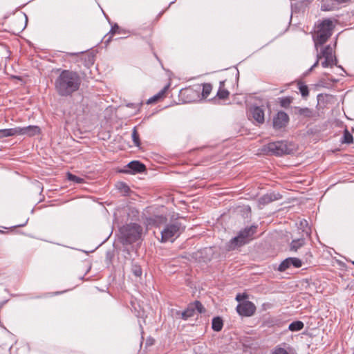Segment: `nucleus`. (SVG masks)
Instances as JSON below:
<instances>
[{
    "mask_svg": "<svg viewBox=\"0 0 354 354\" xmlns=\"http://www.w3.org/2000/svg\"><path fill=\"white\" fill-rule=\"evenodd\" d=\"M82 79L77 72L64 69L55 80V91L59 97H71L80 89Z\"/></svg>",
    "mask_w": 354,
    "mask_h": 354,
    "instance_id": "f257e3e1",
    "label": "nucleus"
},
{
    "mask_svg": "<svg viewBox=\"0 0 354 354\" xmlns=\"http://www.w3.org/2000/svg\"><path fill=\"white\" fill-rule=\"evenodd\" d=\"M315 28L313 39L317 51L318 47L323 46L332 36L335 25L330 19L327 18L318 21Z\"/></svg>",
    "mask_w": 354,
    "mask_h": 354,
    "instance_id": "f03ea898",
    "label": "nucleus"
},
{
    "mask_svg": "<svg viewBox=\"0 0 354 354\" xmlns=\"http://www.w3.org/2000/svg\"><path fill=\"white\" fill-rule=\"evenodd\" d=\"M119 241L122 245H131L138 241L142 234V227L138 223H129L122 225L119 230Z\"/></svg>",
    "mask_w": 354,
    "mask_h": 354,
    "instance_id": "7ed1b4c3",
    "label": "nucleus"
},
{
    "mask_svg": "<svg viewBox=\"0 0 354 354\" xmlns=\"http://www.w3.org/2000/svg\"><path fill=\"white\" fill-rule=\"evenodd\" d=\"M257 225H252L241 230L236 236L232 238L226 244V249L231 251L248 243L253 239V235L257 232Z\"/></svg>",
    "mask_w": 354,
    "mask_h": 354,
    "instance_id": "20e7f679",
    "label": "nucleus"
},
{
    "mask_svg": "<svg viewBox=\"0 0 354 354\" xmlns=\"http://www.w3.org/2000/svg\"><path fill=\"white\" fill-rule=\"evenodd\" d=\"M294 151V145L286 140L271 142L262 147L261 151L267 156H281Z\"/></svg>",
    "mask_w": 354,
    "mask_h": 354,
    "instance_id": "39448f33",
    "label": "nucleus"
},
{
    "mask_svg": "<svg viewBox=\"0 0 354 354\" xmlns=\"http://www.w3.org/2000/svg\"><path fill=\"white\" fill-rule=\"evenodd\" d=\"M185 226H183L181 223L175 221L171 224H168L165 226L164 230L161 232V241L167 242L174 236H179V235L184 232Z\"/></svg>",
    "mask_w": 354,
    "mask_h": 354,
    "instance_id": "423d86ee",
    "label": "nucleus"
},
{
    "mask_svg": "<svg viewBox=\"0 0 354 354\" xmlns=\"http://www.w3.org/2000/svg\"><path fill=\"white\" fill-rule=\"evenodd\" d=\"M205 312L206 309L202 303L200 301L196 300L195 301L189 304L184 311H177L176 315L177 317H179L184 320H187L188 318L194 316L196 313L203 314Z\"/></svg>",
    "mask_w": 354,
    "mask_h": 354,
    "instance_id": "0eeeda50",
    "label": "nucleus"
},
{
    "mask_svg": "<svg viewBox=\"0 0 354 354\" xmlns=\"http://www.w3.org/2000/svg\"><path fill=\"white\" fill-rule=\"evenodd\" d=\"M179 97L183 103H192L199 100L200 91L189 86L180 91Z\"/></svg>",
    "mask_w": 354,
    "mask_h": 354,
    "instance_id": "6e6552de",
    "label": "nucleus"
},
{
    "mask_svg": "<svg viewBox=\"0 0 354 354\" xmlns=\"http://www.w3.org/2000/svg\"><path fill=\"white\" fill-rule=\"evenodd\" d=\"M249 120H253V122L257 124H262L265 122V114L263 106H251L248 111Z\"/></svg>",
    "mask_w": 354,
    "mask_h": 354,
    "instance_id": "1a4fd4ad",
    "label": "nucleus"
},
{
    "mask_svg": "<svg viewBox=\"0 0 354 354\" xmlns=\"http://www.w3.org/2000/svg\"><path fill=\"white\" fill-rule=\"evenodd\" d=\"M236 311L241 316L250 317L255 313L256 306L250 301H245L236 306Z\"/></svg>",
    "mask_w": 354,
    "mask_h": 354,
    "instance_id": "9d476101",
    "label": "nucleus"
},
{
    "mask_svg": "<svg viewBox=\"0 0 354 354\" xmlns=\"http://www.w3.org/2000/svg\"><path fill=\"white\" fill-rule=\"evenodd\" d=\"M288 122V115L286 112L280 111L273 117L272 126L275 130H279L285 128Z\"/></svg>",
    "mask_w": 354,
    "mask_h": 354,
    "instance_id": "9b49d317",
    "label": "nucleus"
},
{
    "mask_svg": "<svg viewBox=\"0 0 354 354\" xmlns=\"http://www.w3.org/2000/svg\"><path fill=\"white\" fill-rule=\"evenodd\" d=\"M303 262L301 259L296 257H288L282 261L279 264L278 270L279 272H284L291 266L299 268L302 266Z\"/></svg>",
    "mask_w": 354,
    "mask_h": 354,
    "instance_id": "f8f14e48",
    "label": "nucleus"
},
{
    "mask_svg": "<svg viewBox=\"0 0 354 354\" xmlns=\"http://www.w3.org/2000/svg\"><path fill=\"white\" fill-rule=\"evenodd\" d=\"M264 327L272 328L273 330L282 329L287 325V322L283 321L280 319L270 317L263 321V324Z\"/></svg>",
    "mask_w": 354,
    "mask_h": 354,
    "instance_id": "ddd939ff",
    "label": "nucleus"
},
{
    "mask_svg": "<svg viewBox=\"0 0 354 354\" xmlns=\"http://www.w3.org/2000/svg\"><path fill=\"white\" fill-rule=\"evenodd\" d=\"M127 31L124 29L120 28L117 24H115L113 26H112L108 34L104 36V44L107 45L111 41L113 36L116 34L125 35Z\"/></svg>",
    "mask_w": 354,
    "mask_h": 354,
    "instance_id": "4468645a",
    "label": "nucleus"
},
{
    "mask_svg": "<svg viewBox=\"0 0 354 354\" xmlns=\"http://www.w3.org/2000/svg\"><path fill=\"white\" fill-rule=\"evenodd\" d=\"M127 167L129 169L125 172H129L132 174L142 173L146 170V166L143 163L138 160H133L130 162Z\"/></svg>",
    "mask_w": 354,
    "mask_h": 354,
    "instance_id": "2eb2a0df",
    "label": "nucleus"
},
{
    "mask_svg": "<svg viewBox=\"0 0 354 354\" xmlns=\"http://www.w3.org/2000/svg\"><path fill=\"white\" fill-rule=\"evenodd\" d=\"M282 196L279 193H268L262 196L259 199V203L261 205H266L271 202L281 199Z\"/></svg>",
    "mask_w": 354,
    "mask_h": 354,
    "instance_id": "dca6fc26",
    "label": "nucleus"
},
{
    "mask_svg": "<svg viewBox=\"0 0 354 354\" xmlns=\"http://www.w3.org/2000/svg\"><path fill=\"white\" fill-rule=\"evenodd\" d=\"M19 128V135H27L28 136H34L40 133V129L38 126L30 125L24 127Z\"/></svg>",
    "mask_w": 354,
    "mask_h": 354,
    "instance_id": "f3484780",
    "label": "nucleus"
},
{
    "mask_svg": "<svg viewBox=\"0 0 354 354\" xmlns=\"http://www.w3.org/2000/svg\"><path fill=\"white\" fill-rule=\"evenodd\" d=\"M169 87H170V83H168L157 94H156L153 97H150L147 100V104H150L156 103V102H159L160 100H162L166 96V93L168 91Z\"/></svg>",
    "mask_w": 354,
    "mask_h": 354,
    "instance_id": "a211bd4d",
    "label": "nucleus"
},
{
    "mask_svg": "<svg viewBox=\"0 0 354 354\" xmlns=\"http://www.w3.org/2000/svg\"><path fill=\"white\" fill-rule=\"evenodd\" d=\"M142 33L145 34V35L142 36L145 39H148L151 37L153 33V26L151 23L148 24L147 26H142L138 28L136 34L141 35Z\"/></svg>",
    "mask_w": 354,
    "mask_h": 354,
    "instance_id": "6ab92c4d",
    "label": "nucleus"
},
{
    "mask_svg": "<svg viewBox=\"0 0 354 354\" xmlns=\"http://www.w3.org/2000/svg\"><path fill=\"white\" fill-rule=\"evenodd\" d=\"M167 221V217L162 215H156L148 219L149 224L156 227H160L161 225L166 223Z\"/></svg>",
    "mask_w": 354,
    "mask_h": 354,
    "instance_id": "aec40b11",
    "label": "nucleus"
},
{
    "mask_svg": "<svg viewBox=\"0 0 354 354\" xmlns=\"http://www.w3.org/2000/svg\"><path fill=\"white\" fill-rule=\"evenodd\" d=\"M338 3L333 0H322L321 10L324 11H330L335 9Z\"/></svg>",
    "mask_w": 354,
    "mask_h": 354,
    "instance_id": "412c9836",
    "label": "nucleus"
},
{
    "mask_svg": "<svg viewBox=\"0 0 354 354\" xmlns=\"http://www.w3.org/2000/svg\"><path fill=\"white\" fill-rule=\"evenodd\" d=\"M294 110H295V114L304 116L305 118H310L313 116V110L308 107L300 108L298 106H295V107H294Z\"/></svg>",
    "mask_w": 354,
    "mask_h": 354,
    "instance_id": "4be33fe9",
    "label": "nucleus"
},
{
    "mask_svg": "<svg viewBox=\"0 0 354 354\" xmlns=\"http://www.w3.org/2000/svg\"><path fill=\"white\" fill-rule=\"evenodd\" d=\"M306 243L304 238H299L293 239L290 243V250L297 252L299 249L303 247Z\"/></svg>",
    "mask_w": 354,
    "mask_h": 354,
    "instance_id": "5701e85b",
    "label": "nucleus"
},
{
    "mask_svg": "<svg viewBox=\"0 0 354 354\" xmlns=\"http://www.w3.org/2000/svg\"><path fill=\"white\" fill-rule=\"evenodd\" d=\"M19 128L15 127L11 129H5L0 130V138L17 136L19 134Z\"/></svg>",
    "mask_w": 354,
    "mask_h": 354,
    "instance_id": "b1692460",
    "label": "nucleus"
},
{
    "mask_svg": "<svg viewBox=\"0 0 354 354\" xmlns=\"http://www.w3.org/2000/svg\"><path fill=\"white\" fill-rule=\"evenodd\" d=\"M223 326V320L221 317H215L212 320V328L216 332L222 330Z\"/></svg>",
    "mask_w": 354,
    "mask_h": 354,
    "instance_id": "393cba45",
    "label": "nucleus"
},
{
    "mask_svg": "<svg viewBox=\"0 0 354 354\" xmlns=\"http://www.w3.org/2000/svg\"><path fill=\"white\" fill-rule=\"evenodd\" d=\"M304 323L301 321H295L290 324L287 328H285L284 330H290L291 331H298L301 330L304 328Z\"/></svg>",
    "mask_w": 354,
    "mask_h": 354,
    "instance_id": "a878e982",
    "label": "nucleus"
},
{
    "mask_svg": "<svg viewBox=\"0 0 354 354\" xmlns=\"http://www.w3.org/2000/svg\"><path fill=\"white\" fill-rule=\"evenodd\" d=\"M299 227L302 229V232L306 235L310 236L311 234V229L308 226V223L306 220L303 219L299 222Z\"/></svg>",
    "mask_w": 354,
    "mask_h": 354,
    "instance_id": "bb28decb",
    "label": "nucleus"
},
{
    "mask_svg": "<svg viewBox=\"0 0 354 354\" xmlns=\"http://www.w3.org/2000/svg\"><path fill=\"white\" fill-rule=\"evenodd\" d=\"M298 88L304 98H306L309 95V89L307 85L299 81L297 83Z\"/></svg>",
    "mask_w": 354,
    "mask_h": 354,
    "instance_id": "cd10ccee",
    "label": "nucleus"
},
{
    "mask_svg": "<svg viewBox=\"0 0 354 354\" xmlns=\"http://www.w3.org/2000/svg\"><path fill=\"white\" fill-rule=\"evenodd\" d=\"M131 270V272L136 277H140L142 274V269L141 266L136 263H133V262L132 263Z\"/></svg>",
    "mask_w": 354,
    "mask_h": 354,
    "instance_id": "c85d7f7f",
    "label": "nucleus"
},
{
    "mask_svg": "<svg viewBox=\"0 0 354 354\" xmlns=\"http://www.w3.org/2000/svg\"><path fill=\"white\" fill-rule=\"evenodd\" d=\"M342 142L345 144H351L353 142V136L349 133L347 129H345L344 131V135L342 138Z\"/></svg>",
    "mask_w": 354,
    "mask_h": 354,
    "instance_id": "c756f323",
    "label": "nucleus"
},
{
    "mask_svg": "<svg viewBox=\"0 0 354 354\" xmlns=\"http://www.w3.org/2000/svg\"><path fill=\"white\" fill-rule=\"evenodd\" d=\"M322 55L324 56V58H330L333 57V48L330 45L326 46L322 50Z\"/></svg>",
    "mask_w": 354,
    "mask_h": 354,
    "instance_id": "7c9ffc66",
    "label": "nucleus"
},
{
    "mask_svg": "<svg viewBox=\"0 0 354 354\" xmlns=\"http://www.w3.org/2000/svg\"><path fill=\"white\" fill-rule=\"evenodd\" d=\"M212 90V85L210 83H205L203 84L202 96L207 98Z\"/></svg>",
    "mask_w": 354,
    "mask_h": 354,
    "instance_id": "2f4dec72",
    "label": "nucleus"
},
{
    "mask_svg": "<svg viewBox=\"0 0 354 354\" xmlns=\"http://www.w3.org/2000/svg\"><path fill=\"white\" fill-rule=\"evenodd\" d=\"M279 104L281 107L283 108H288L290 106V104L292 102V97H283L279 98Z\"/></svg>",
    "mask_w": 354,
    "mask_h": 354,
    "instance_id": "473e14b6",
    "label": "nucleus"
},
{
    "mask_svg": "<svg viewBox=\"0 0 354 354\" xmlns=\"http://www.w3.org/2000/svg\"><path fill=\"white\" fill-rule=\"evenodd\" d=\"M229 96L230 92L225 88L218 89L216 93V97L218 100H227Z\"/></svg>",
    "mask_w": 354,
    "mask_h": 354,
    "instance_id": "72a5a7b5",
    "label": "nucleus"
},
{
    "mask_svg": "<svg viewBox=\"0 0 354 354\" xmlns=\"http://www.w3.org/2000/svg\"><path fill=\"white\" fill-rule=\"evenodd\" d=\"M117 187L125 196L129 195V192H131L129 187L126 183L122 182H120L117 185Z\"/></svg>",
    "mask_w": 354,
    "mask_h": 354,
    "instance_id": "f704fd0d",
    "label": "nucleus"
},
{
    "mask_svg": "<svg viewBox=\"0 0 354 354\" xmlns=\"http://www.w3.org/2000/svg\"><path fill=\"white\" fill-rule=\"evenodd\" d=\"M132 140L133 142L136 147H139L141 144L140 140V136L139 133L136 129V127H134L132 131Z\"/></svg>",
    "mask_w": 354,
    "mask_h": 354,
    "instance_id": "c9c22d12",
    "label": "nucleus"
},
{
    "mask_svg": "<svg viewBox=\"0 0 354 354\" xmlns=\"http://www.w3.org/2000/svg\"><path fill=\"white\" fill-rule=\"evenodd\" d=\"M67 177L69 180L73 181L76 183H82L84 182L83 178L78 177L71 173H69V172L67 174Z\"/></svg>",
    "mask_w": 354,
    "mask_h": 354,
    "instance_id": "e433bc0d",
    "label": "nucleus"
},
{
    "mask_svg": "<svg viewBox=\"0 0 354 354\" xmlns=\"http://www.w3.org/2000/svg\"><path fill=\"white\" fill-rule=\"evenodd\" d=\"M324 61L322 62V66L324 68L332 67L333 65V59L324 58Z\"/></svg>",
    "mask_w": 354,
    "mask_h": 354,
    "instance_id": "4c0bfd02",
    "label": "nucleus"
},
{
    "mask_svg": "<svg viewBox=\"0 0 354 354\" xmlns=\"http://www.w3.org/2000/svg\"><path fill=\"white\" fill-rule=\"evenodd\" d=\"M271 354H289V353L283 348L277 347L274 349Z\"/></svg>",
    "mask_w": 354,
    "mask_h": 354,
    "instance_id": "58836bf2",
    "label": "nucleus"
},
{
    "mask_svg": "<svg viewBox=\"0 0 354 354\" xmlns=\"http://www.w3.org/2000/svg\"><path fill=\"white\" fill-rule=\"evenodd\" d=\"M248 295L246 293L238 294L236 296V300L237 301L240 302L241 301H243L245 299H248Z\"/></svg>",
    "mask_w": 354,
    "mask_h": 354,
    "instance_id": "ea45409f",
    "label": "nucleus"
},
{
    "mask_svg": "<svg viewBox=\"0 0 354 354\" xmlns=\"http://www.w3.org/2000/svg\"><path fill=\"white\" fill-rule=\"evenodd\" d=\"M155 339L151 337H148L146 340V346H151L153 345Z\"/></svg>",
    "mask_w": 354,
    "mask_h": 354,
    "instance_id": "a19ab883",
    "label": "nucleus"
},
{
    "mask_svg": "<svg viewBox=\"0 0 354 354\" xmlns=\"http://www.w3.org/2000/svg\"><path fill=\"white\" fill-rule=\"evenodd\" d=\"M313 257L312 252L308 250L306 252L305 259L306 262H310V259Z\"/></svg>",
    "mask_w": 354,
    "mask_h": 354,
    "instance_id": "79ce46f5",
    "label": "nucleus"
},
{
    "mask_svg": "<svg viewBox=\"0 0 354 354\" xmlns=\"http://www.w3.org/2000/svg\"><path fill=\"white\" fill-rule=\"evenodd\" d=\"M319 65V61L316 60L314 64L310 67L309 71H312L315 68H316Z\"/></svg>",
    "mask_w": 354,
    "mask_h": 354,
    "instance_id": "37998d69",
    "label": "nucleus"
},
{
    "mask_svg": "<svg viewBox=\"0 0 354 354\" xmlns=\"http://www.w3.org/2000/svg\"><path fill=\"white\" fill-rule=\"evenodd\" d=\"M225 80L221 81V82H219V88H218V89L224 88V86H225Z\"/></svg>",
    "mask_w": 354,
    "mask_h": 354,
    "instance_id": "c03bdc74",
    "label": "nucleus"
},
{
    "mask_svg": "<svg viewBox=\"0 0 354 354\" xmlns=\"http://www.w3.org/2000/svg\"><path fill=\"white\" fill-rule=\"evenodd\" d=\"M323 57H324V56L322 55V51L320 53H317V60H318L319 62V60Z\"/></svg>",
    "mask_w": 354,
    "mask_h": 354,
    "instance_id": "a18cd8bd",
    "label": "nucleus"
},
{
    "mask_svg": "<svg viewBox=\"0 0 354 354\" xmlns=\"http://www.w3.org/2000/svg\"><path fill=\"white\" fill-rule=\"evenodd\" d=\"M333 65L337 66V59L335 56H333Z\"/></svg>",
    "mask_w": 354,
    "mask_h": 354,
    "instance_id": "49530a36",
    "label": "nucleus"
},
{
    "mask_svg": "<svg viewBox=\"0 0 354 354\" xmlns=\"http://www.w3.org/2000/svg\"><path fill=\"white\" fill-rule=\"evenodd\" d=\"M323 97H324V95H323V94H322V93L319 94V95H317V100H318V101H320V100H321V99H322V98H323Z\"/></svg>",
    "mask_w": 354,
    "mask_h": 354,
    "instance_id": "de8ad7c7",
    "label": "nucleus"
},
{
    "mask_svg": "<svg viewBox=\"0 0 354 354\" xmlns=\"http://www.w3.org/2000/svg\"><path fill=\"white\" fill-rule=\"evenodd\" d=\"M329 80H330L331 82H333V83H336V82H338V80L334 79V78H333V77L329 78Z\"/></svg>",
    "mask_w": 354,
    "mask_h": 354,
    "instance_id": "09e8293b",
    "label": "nucleus"
},
{
    "mask_svg": "<svg viewBox=\"0 0 354 354\" xmlns=\"http://www.w3.org/2000/svg\"><path fill=\"white\" fill-rule=\"evenodd\" d=\"M339 67L342 69V71L344 73H346V71H345V70H344V69L341 66H339Z\"/></svg>",
    "mask_w": 354,
    "mask_h": 354,
    "instance_id": "8fccbe9b",
    "label": "nucleus"
},
{
    "mask_svg": "<svg viewBox=\"0 0 354 354\" xmlns=\"http://www.w3.org/2000/svg\"><path fill=\"white\" fill-rule=\"evenodd\" d=\"M88 59H89V61H91V59H93V57H88Z\"/></svg>",
    "mask_w": 354,
    "mask_h": 354,
    "instance_id": "3c124183",
    "label": "nucleus"
},
{
    "mask_svg": "<svg viewBox=\"0 0 354 354\" xmlns=\"http://www.w3.org/2000/svg\"><path fill=\"white\" fill-rule=\"evenodd\" d=\"M320 84L322 85L323 84V81L322 80H320Z\"/></svg>",
    "mask_w": 354,
    "mask_h": 354,
    "instance_id": "603ef678",
    "label": "nucleus"
},
{
    "mask_svg": "<svg viewBox=\"0 0 354 354\" xmlns=\"http://www.w3.org/2000/svg\"><path fill=\"white\" fill-rule=\"evenodd\" d=\"M0 232H1V233H3V231H1V230H0Z\"/></svg>",
    "mask_w": 354,
    "mask_h": 354,
    "instance_id": "864d4df0",
    "label": "nucleus"
},
{
    "mask_svg": "<svg viewBox=\"0 0 354 354\" xmlns=\"http://www.w3.org/2000/svg\"><path fill=\"white\" fill-rule=\"evenodd\" d=\"M353 264L354 265V261H353Z\"/></svg>",
    "mask_w": 354,
    "mask_h": 354,
    "instance_id": "5fc2aeb1",
    "label": "nucleus"
}]
</instances>
